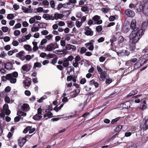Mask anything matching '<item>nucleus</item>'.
I'll list each match as a JSON object with an SVG mask.
<instances>
[{"label":"nucleus","mask_w":148,"mask_h":148,"mask_svg":"<svg viewBox=\"0 0 148 148\" xmlns=\"http://www.w3.org/2000/svg\"><path fill=\"white\" fill-rule=\"evenodd\" d=\"M1 29L3 32L5 33L8 31L9 28L7 27L3 26L1 27Z\"/></svg>","instance_id":"obj_39"},{"label":"nucleus","mask_w":148,"mask_h":148,"mask_svg":"<svg viewBox=\"0 0 148 148\" xmlns=\"http://www.w3.org/2000/svg\"><path fill=\"white\" fill-rule=\"evenodd\" d=\"M121 107L125 108H129L130 107V101H126L121 103L120 106Z\"/></svg>","instance_id":"obj_12"},{"label":"nucleus","mask_w":148,"mask_h":148,"mask_svg":"<svg viewBox=\"0 0 148 148\" xmlns=\"http://www.w3.org/2000/svg\"><path fill=\"white\" fill-rule=\"evenodd\" d=\"M21 24L20 23H18L16 24L13 27V29H18L21 28Z\"/></svg>","instance_id":"obj_43"},{"label":"nucleus","mask_w":148,"mask_h":148,"mask_svg":"<svg viewBox=\"0 0 148 148\" xmlns=\"http://www.w3.org/2000/svg\"><path fill=\"white\" fill-rule=\"evenodd\" d=\"M80 92L79 89H78L75 90L74 91L71 92V93H75V95H73V97H76L79 94Z\"/></svg>","instance_id":"obj_28"},{"label":"nucleus","mask_w":148,"mask_h":148,"mask_svg":"<svg viewBox=\"0 0 148 148\" xmlns=\"http://www.w3.org/2000/svg\"><path fill=\"white\" fill-rule=\"evenodd\" d=\"M36 20L34 18L32 17L30 18L29 20V23L31 24H32L35 22Z\"/></svg>","instance_id":"obj_48"},{"label":"nucleus","mask_w":148,"mask_h":148,"mask_svg":"<svg viewBox=\"0 0 148 148\" xmlns=\"http://www.w3.org/2000/svg\"><path fill=\"white\" fill-rule=\"evenodd\" d=\"M18 76V74L16 71H14L11 73L7 74V76L9 79H10V78H16Z\"/></svg>","instance_id":"obj_14"},{"label":"nucleus","mask_w":148,"mask_h":148,"mask_svg":"<svg viewBox=\"0 0 148 148\" xmlns=\"http://www.w3.org/2000/svg\"><path fill=\"white\" fill-rule=\"evenodd\" d=\"M1 79L3 81L5 82L7 80H9V79L8 77L7 76V74L5 76H3L1 77Z\"/></svg>","instance_id":"obj_44"},{"label":"nucleus","mask_w":148,"mask_h":148,"mask_svg":"<svg viewBox=\"0 0 148 148\" xmlns=\"http://www.w3.org/2000/svg\"><path fill=\"white\" fill-rule=\"evenodd\" d=\"M21 109L24 111H28L29 110V105L27 103L23 104L21 107Z\"/></svg>","instance_id":"obj_17"},{"label":"nucleus","mask_w":148,"mask_h":148,"mask_svg":"<svg viewBox=\"0 0 148 148\" xmlns=\"http://www.w3.org/2000/svg\"><path fill=\"white\" fill-rule=\"evenodd\" d=\"M10 40V38L9 37L6 36L4 38V40L5 42H8Z\"/></svg>","instance_id":"obj_63"},{"label":"nucleus","mask_w":148,"mask_h":148,"mask_svg":"<svg viewBox=\"0 0 148 148\" xmlns=\"http://www.w3.org/2000/svg\"><path fill=\"white\" fill-rule=\"evenodd\" d=\"M56 56V55L54 54L49 53L47 55V59H49L53 58H54Z\"/></svg>","instance_id":"obj_34"},{"label":"nucleus","mask_w":148,"mask_h":148,"mask_svg":"<svg viewBox=\"0 0 148 148\" xmlns=\"http://www.w3.org/2000/svg\"><path fill=\"white\" fill-rule=\"evenodd\" d=\"M27 64H25L24 65H23L21 67L22 69L24 71H26V72L27 71Z\"/></svg>","instance_id":"obj_41"},{"label":"nucleus","mask_w":148,"mask_h":148,"mask_svg":"<svg viewBox=\"0 0 148 148\" xmlns=\"http://www.w3.org/2000/svg\"><path fill=\"white\" fill-rule=\"evenodd\" d=\"M144 58V56H143L140 57L137 62L135 64L134 67H136V66L138 64H139V66H138L137 67V68H139L142 66L143 64L146 63L148 60V59H145Z\"/></svg>","instance_id":"obj_3"},{"label":"nucleus","mask_w":148,"mask_h":148,"mask_svg":"<svg viewBox=\"0 0 148 148\" xmlns=\"http://www.w3.org/2000/svg\"><path fill=\"white\" fill-rule=\"evenodd\" d=\"M135 8L136 9L138 12H143L144 9V5L143 3L140 2L139 3H138L136 5Z\"/></svg>","instance_id":"obj_9"},{"label":"nucleus","mask_w":148,"mask_h":148,"mask_svg":"<svg viewBox=\"0 0 148 148\" xmlns=\"http://www.w3.org/2000/svg\"><path fill=\"white\" fill-rule=\"evenodd\" d=\"M23 83L26 86L29 87L31 85V82L28 79H25L23 81Z\"/></svg>","instance_id":"obj_26"},{"label":"nucleus","mask_w":148,"mask_h":148,"mask_svg":"<svg viewBox=\"0 0 148 148\" xmlns=\"http://www.w3.org/2000/svg\"><path fill=\"white\" fill-rule=\"evenodd\" d=\"M82 23L81 22L77 21H76L75 25L77 27L79 28L81 26Z\"/></svg>","instance_id":"obj_42"},{"label":"nucleus","mask_w":148,"mask_h":148,"mask_svg":"<svg viewBox=\"0 0 148 148\" xmlns=\"http://www.w3.org/2000/svg\"><path fill=\"white\" fill-rule=\"evenodd\" d=\"M11 89V87L9 86H8L5 88V91L7 92H8L10 91Z\"/></svg>","instance_id":"obj_62"},{"label":"nucleus","mask_w":148,"mask_h":148,"mask_svg":"<svg viewBox=\"0 0 148 148\" xmlns=\"http://www.w3.org/2000/svg\"><path fill=\"white\" fill-rule=\"evenodd\" d=\"M42 109L41 108V107L37 109V114L41 115H42Z\"/></svg>","instance_id":"obj_57"},{"label":"nucleus","mask_w":148,"mask_h":148,"mask_svg":"<svg viewBox=\"0 0 148 148\" xmlns=\"http://www.w3.org/2000/svg\"><path fill=\"white\" fill-rule=\"evenodd\" d=\"M84 30L85 31L84 34L86 35L90 36H92L93 35V32L89 27H86L84 29Z\"/></svg>","instance_id":"obj_8"},{"label":"nucleus","mask_w":148,"mask_h":148,"mask_svg":"<svg viewBox=\"0 0 148 148\" xmlns=\"http://www.w3.org/2000/svg\"><path fill=\"white\" fill-rule=\"evenodd\" d=\"M61 53L60 54H65L66 55L68 52V51L66 49H64L62 50H60Z\"/></svg>","instance_id":"obj_50"},{"label":"nucleus","mask_w":148,"mask_h":148,"mask_svg":"<svg viewBox=\"0 0 148 148\" xmlns=\"http://www.w3.org/2000/svg\"><path fill=\"white\" fill-rule=\"evenodd\" d=\"M24 53L25 52L23 51H21L16 54V57L19 58L22 56Z\"/></svg>","instance_id":"obj_31"},{"label":"nucleus","mask_w":148,"mask_h":148,"mask_svg":"<svg viewBox=\"0 0 148 148\" xmlns=\"http://www.w3.org/2000/svg\"><path fill=\"white\" fill-rule=\"evenodd\" d=\"M100 17L97 15L94 16L92 18V20L94 21V24L97 25L101 24L102 23V21L100 20Z\"/></svg>","instance_id":"obj_5"},{"label":"nucleus","mask_w":148,"mask_h":148,"mask_svg":"<svg viewBox=\"0 0 148 148\" xmlns=\"http://www.w3.org/2000/svg\"><path fill=\"white\" fill-rule=\"evenodd\" d=\"M106 73V72L105 71H103L102 72L99 74L100 75V78L101 79V80L102 81H103L105 80Z\"/></svg>","instance_id":"obj_22"},{"label":"nucleus","mask_w":148,"mask_h":148,"mask_svg":"<svg viewBox=\"0 0 148 148\" xmlns=\"http://www.w3.org/2000/svg\"><path fill=\"white\" fill-rule=\"evenodd\" d=\"M42 66L40 62H36L34 63L33 68V70H35L36 67L40 68Z\"/></svg>","instance_id":"obj_25"},{"label":"nucleus","mask_w":148,"mask_h":148,"mask_svg":"<svg viewBox=\"0 0 148 148\" xmlns=\"http://www.w3.org/2000/svg\"><path fill=\"white\" fill-rule=\"evenodd\" d=\"M120 117H117L115 119H112L111 121L110 124L111 125H113L115 123L117 122L120 119Z\"/></svg>","instance_id":"obj_32"},{"label":"nucleus","mask_w":148,"mask_h":148,"mask_svg":"<svg viewBox=\"0 0 148 148\" xmlns=\"http://www.w3.org/2000/svg\"><path fill=\"white\" fill-rule=\"evenodd\" d=\"M54 116H53V114L52 112H47L46 113L43 115L44 117L45 118L47 117L48 118H46L45 120H47L48 118H50L54 117Z\"/></svg>","instance_id":"obj_19"},{"label":"nucleus","mask_w":148,"mask_h":148,"mask_svg":"<svg viewBox=\"0 0 148 148\" xmlns=\"http://www.w3.org/2000/svg\"><path fill=\"white\" fill-rule=\"evenodd\" d=\"M87 50V49L84 47H82L81 48L80 53L81 54H82L84 53Z\"/></svg>","instance_id":"obj_47"},{"label":"nucleus","mask_w":148,"mask_h":148,"mask_svg":"<svg viewBox=\"0 0 148 148\" xmlns=\"http://www.w3.org/2000/svg\"><path fill=\"white\" fill-rule=\"evenodd\" d=\"M143 12L145 16H148V1L144 3V9Z\"/></svg>","instance_id":"obj_15"},{"label":"nucleus","mask_w":148,"mask_h":148,"mask_svg":"<svg viewBox=\"0 0 148 148\" xmlns=\"http://www.w3.org/2000/svg\"><path fill=\"white\" fill-rule=\"evenodd\" d=\"M73 22L71 21H68L66 22V23L68 25V26L69 28H71L73 27Z\"/></svg>","instance_id":"obj_33"},{"label":"nucleus","mask_w":148,"mask_h":148,"mask_svg":"<svg viewBox=\"0 0 148 148\" xmlns=\"http://www.w3.org/2000/svg\"><path fill=\"white\" fill-rule=\"evenodd\" d=\"M26 40L25 36H23L21 38L18 40V41L20 42H23L25 41Z\"/></svg>","instance_id":"obj_54"},{"label":"nucleus","mask_w":148,"mask_h":148,"mask_svg":"<svg viewBox=\"0 0 148 148\" xmlns=\"http://www.w3.org/2000/svg\"><path fill=\"white\" fill-rule=\"evenodd\" d=\"M21 119V117H19V116H16L15 117L14 119V121L15 122H18Z\"/></svg>","instance_id":"obj_59"},{"label":"nucleus","mask_w":148,"mask_h":148,"mask_svg":"<svg viewBox=\"0 0 148 148\" xmlns=\"http://www.w3.org/2000/svg\"><path fill=\"white\" fill-rule=\"evenodd\" d=\"M9 80L10 81V82L12 84H15L16 82V79L15 78H10Z\"/></svg>","instance_id":"obj_36"},{"label":"nucleus","mask_w":148,"mask_h":148,"mask_svg":"<svg viewBox=\"0 0 148 148\" xmlns=\"http://www.w3.org/2000/svg\"><path fill=\"white\" fill-rule=\"evenodd\" d=\"M81 10L83 12H86L88 10V7H87L83 6L81 9Z\"/></svg>","instance_id":"obj_56"},{"label":"nucleus","mask_w":148,"mask_h":148,"mask_svg":"<svg viewBox=\"0 0 148 148\" xmlns=\"http://www.w3.org/2000/svg\"><path fill=\"white\" fill-rule=\"evenodd\" d=\"M54 16L56 20L61 19L64 16L63 14H60L58 12H56L54 14Z\"/></svg>","instance_id":"obj_16"},{"label":"nucleus","mask_w":148,"mask_h":148,"mask_svg":"<svg viewBox=\"0 0 148 148\" xmlns=\"http://www.w3.org/2000/svg\"><path fill=\"white\" fill-rule=\"evenodd\" d=\"M102 27L101 26L99 25L97 26L96 28V30L97 32H99L102 31Z\"/></svg>","instance_id":"obj_37"},{"label":"nucleus","mask_w":148,"mask_h":148,"mask_svg":"<svg viewBox=\"0 0 148 148\" xmlns=\"http://www.w3.org/2000/svg\"><path fill=\"white\" fill-rule=\"evenodd\" d=\"M137 92L138 91L136 90H132L130 92V93L128 95H127L126 97H131L137 94Z\"/></svg>","instance_id":"obj_24"},{"label":"nucleus","mask_w":148,"mask_h":148,"mask_svg":"<svg viewBox=\"0 0 148 148\" xmlns=\"http://www.w3.org/2000/svg\"><path fill=\"white\" fill-rule=\"evenodd\" d=\"M13 7L14 10L16 11L19 8V6L18 5L15 3L13 5Z\"/></svg>","instance_id":"obj_58"},{"label":"nucleus","mask_w":148,"mask_h":148,"mask_svg":"<svg viewBox=\"0 0 148 148\" xmlns=\"http://www.w3.org/2000/svg\"><path fill=\"white\" fill-rule=\"evenodd\" d=\"M86 79L84 78H83L81 79L80 83L81 84H84L86 82Z\"/></svg>","instance_id":"obj_55"},{"label":"nucleus","mask_w":148,"mask_h":148,"mask_svg":"<svg viewBox=\"0 0 148 148\" xmlns=\"http://www.w3.org/2000/svg\"><path fill=\"white\" fill-rule=\"evenodd\" d=\"M12 44L14 46H16L19 44L18 42L16 40H13L12 42Z\"/></svg>","instance_id":"obj_60"},{"label":"nucleus","mask_w":148,"mask_h":148,"mask_svg":"<svg viewBox=\"0 0 148 148\" xmlns=\"http://www.w3.org/2000/svg\"><path fill=\"white\" fill-rule=\"evenodd\" d=\"M117 55L119 56H128L130 54V52L127 50H122L121 51L116 52Z\"/></svg>","instance_id":"obj_6"},{"label":"nucleus","mask_w":148,"mask_h":148,"mask_svg":"<svg viewBox=\"0 0 148 148\" xmlns=\"http://www.w3.org/2000/svg\"><path fill=\"white\" fill-rule=\"evenodd\" d=\"M25 59L29 61L31 59V56L30 55H27L25 56Z\"/></svg>","instance_id":"obj_64"},{"label":"nucleus","mask_w":148,"mask_h":148,"mask_svg":"<svg viewBox=\"0 0 148 148\" xmlns=\"http://www.w3.org/2000/svg\"><path fill=\"white\" fill-rule=\"evenodd\" d=\"M49 33L48 32L47 30H44L41 32V34L43 35H46Z\"/></svg>","instance_id":"obj_61"},{"label":"nucleus","mask_w":148,"mask_h":148,"mask_svg":"<svg viewBox=\"0 0 148 148\" xmlns=\"http://www.w3.org/2000/svg\"><path fill=\"white\" fill-rule=\"evenodd\" d=\"M21 34L20 31L18 30H16L14 31V36H17Z\"/></svg>","instance_id":"obj_46"},{"label":"nucleus","mask_w":148,"mask_h":148,"mask_svg":"<svg viewBox=\"0 0 148 148\" xmlns=\"http://www.w3.org/2000/svg\"><path fill=\"white\" fill-rule=\"evenodd\" d=\"M63 65L64 67H68V66L69 64V61L67 59V58H64L63 59Z\"/></svg>","instance_id":"obj_21"},{"label":"nucleus","mask_w":148,"mask_h":148,"mask_svg":"<svg viewBox=\"0 0 148 148\" xmlns=\"http://www.w3.org/2000/svg\"><path fill=\"white\" fill-rule=\"evenodd\" d=\"M39 28L37 27H34L31 28V31L32 32H37L39 30Z\"/></svg>","instance_id":"obj_40"},{"label":"nucleus","mask_w":148,"mask_h":148,"mask_svg":"<svg viewBox=\"0 0 148 148\" xmlns=\"http://www.w3.org/2000/svg\"><path fill=\"white\" fill-rule=\"evenodd\" d=\"M76 111L74 113H71V115L69 116H66L65 117H61V119H64V120H67V119H69L70 118H72L73 117H74L76 115Z\"/></svg>","instance_id":"obj_23"},{"label":"nucleus","mask_w":148,"mask_h":148,"mask_svg":"<svg viewBox=\"0 0 148 148\" xmlns=\"http://www.w3.org/2000/svg\"><path fill=\"white\" fill-rule=\"evenodd\" d=\"M133 65L130 60L127 61L125 63V65L128 66H131Z\"/></svg>","instance_id":"obj_52"},{"label":"nucleus","mask_w":148,"mask_h":148,"mask_svg":"<svg viewBox=\"0 0 148 148\" xmlns=\"http://www.w3.org/2000/svg\"><path fill=\"white\" fill-rule=\"evenodd\" d=\"M125 13L129 17L133 18L135 15L134 12L130 9H127L125 11Z\"/></svg>","instance_id":"obj_7"},{"label":"nucleus","mask_w":148,"mask_h":148,"mask_svg":"<svg viewBox=\"0 0 148 148\" xmlns=\"http://www.w3.org/2000/svg\"><path fill=\"white\" fill-rule=\"evenodd\" d=\"M27 114L26 113L22 112L21 111H18L17 113V115L19 116H26Z\"/></svg>","instance_id":"obj_27"},{"label":"nucleus","mask_w":148,"mask_h":148,"mask_svg":"<svg viewBox=\"0 0 148 148\" xmlns=\"http://www.w3.org/2000/svg\"><path fill=\"white\" fill-rule=\"evenodd\" d=\"M130 27L132 31L131 32L130 35L132 34L134 35V37L138 36L139 37H141L143 34V29L139 28L138 27L136 26V21L135 19H132Z\"/></svg>","instance_id":"obj_1"},{"label":"nucleus","mask_w":148,"mask_h":148,"mask_svg":"<svg viewBox=\"0 0 148 148\" xmlns=\"http://www.w3.org/2000/svg\"><path fill=\"white\" fill-rule=\"evenodd\" d=\"M4 66L5 69L10 70L13 69V65L11 62H8L4 64Z\"/></svg>","instance_id":"obj_13"},{"label":"nucleus","mask_w":148,"mask_h":148,"mask_svg":"<svg viewBox=\"0 0 148 148\" xmlns=\"http://www.w3.org/2000/svg\"><path fill=\"white\" fill-rule=\"evenodd\" d=\"M5 102L9 103L10 102V99L9 97L8 96H6L4 99Z\"/></svg>","instance_id":"obj_51"},{"label":"nucleus","mask_w":148,"mask_h":148,"mask_svg":"<svg viewBox=\"0 0 148 148\" xmlns=\"http://www.w3.org/2000/svg\"><path fill=\"white\" fill-rule=\"evenodd\" d=\"M50 5L51 7L52 8H54L55 6V3L54 1H51L50 2Z\"/></svg>","instance_id":"obj_49"},{"label":"nucleus","mask_w":148,"mask_h":148,"mask_svg":"<svg viewBox=\"0 0 148 148\" xmlns=\"http://www.w3.org/2000/svg\"><path fill=\"white\" fill-rule=\"evenodd\" d=\"M13 14H8L7 16V18L9 20H12L13 19L14 17Z\"/></svg>","instance_id":"obj_35"},{"label":"nucleus","mask_w":148,"mask_h":148,"mask_svg":"<svg viewBox=\"0 0 148 148\" xmlns=\"http://www.w3.org/2000/svg\"><path fill=\"white\" fill-rule=\"evenodd\" d=\"M132 33V34L129 35V38L130 41L132 40V42L129 44V49L131 53H133L135 51L136 49V44L139 40L141 37H138V36H135L134 37Z\"/></svg>","instance_id":"obj_2"},{"label":"nucleus","mask_w":148,"mask_h":148,"mask_svg":"<svg viewBox=\"0 0 148 148\" xmlns=\"http://www.w3.org/2000/svg\"><path fill=\"white\" fill-rule=\"evenodd\" d=\"M50 15L49 14H45L43 16V18L47 20H49Z\"/></svg>","instance_id":"obj_38"},{"label":"nucleus","mask_w":148,"mask_h":148,"mask_svg":"<svg viewBox=\"0 0 148 148\" xmlns=\"http://www.w3.org/2000/svg\"><path fill=\"white\" fill-rule=\"evenodd\" d=\"M58 47V45L56 42L51 43L47 45L45 49L46 50L50 51Z\"/></svg>","instance_id":"obj_4"},{"label":"nucleus","mask_w":148,"mask_h":148,"mask_svg":"<svg viewBox=\"0 0 148 148\" xmlns=\"http://www.w3.org/2000/svg\"><path fill=\"white\" fill-rule=\"evenodd\" d=\"M42 117V115L36 114L33 116V119L35 121H39Z\"/></svg>","instance_id":"obj_20"},{"label":"nucleus","mask_w":148,"mask_h":148,"mask_svg":"<svg viewBox=\"0 0 148 148\" xmlns=\"http://www.w3.org/2000/svg\"><path fill=\"white\" fill-rule=\"evenodd\" d=\"M122 127V126L121 125H119L115 128L114 131L115 132H118L121 130Z\"/></svg>","instance_id":"obj_29"},{"label":"nucleus","mask_w":148,"mask_h":148,"mask_svg":"<svg viewBox=\"0 0 148 148\" xmlns=\"http://www.w3.org/2000/svg\"><path fill=\"white\" fill-rule=\"evenodd\" d=\"M24 47L26 50L28 51H30L32 50L31 46L29 45H24Z\"/></svg>","instance_id":"obj_30"},{"label":"nucleus","mask_w":148,"mask_h":148,"mask_svg":"<svg viewBox=\"0 0 148 148\" xmlns=\"http://www.w3.org/2000/svg\"><path fill=\"white\" fill-rule=\"evenodd\" d=\"M130 29V28L129 26L127 25H123L122 28V31L123 33H127L129 31Z\"/></svg>","instance_id":"obj_18"},{"label":"nucleus","mask_w":148,"mask_h":148,"mask_svg":"<svg viewBox=\"0 0 148 148\" xmlns=\"http://www.w3.org/2000/svg\"><path fill=\"white\" fill-rule=\"evenodd\" d=\"M112 82V79L111 78L107 79L106 80V83L108 85Z\"/></svg>","instance_id":"obj_53"},{"label":"nucleus","mask_w":148,"mask_h":148,"mask_svg":"<svg viewBox=\"0 0 148 148\" xmlns=\"http://www.w3.org/2000/svg\"><path fill=\"white\" fill-rule=\"evenodd\" d=\"M26 137L19 138L18 140V143L19 146L22 147L26 142Z\"/></svg>","instance_id":"obj_11"},{"label":"nucleus","mask_w":148,"mask_h":148,"mask_svg":"<svg viewBox=\"0 0 148 148\" xmlns=\"http://www.w3.org/2000/svg\"><path fill=\"white\" fill-rule=\"evenodd\" d=\"M124 38L123 37L121 36H120L118 38V42L119 43H121L123 42Z\"/></svg>","instance_id":"obj_45"},{"label":"nucleus","mask_w":148,"mask_h":148,"mask_svg":"<svg viewBox=\"0 0 148 148\" xmlns=\"http://www.w3.org/2000/svg\"><path fill=\"white\" fill-rule=\"evenodd\" d=\"M95 41L93 40H91L89 42L85 44V45L86 46H89L88 48V49L90 51H92L94 48L93 43Z\"/></svg>","instance_id":"obj_10"}]
</instances>
